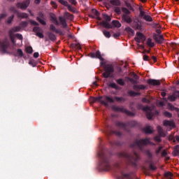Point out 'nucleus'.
Listing matches in <instances>:
<instances>
[{
	"label": "nucleus",
	"mask_w": 179,
	"mask_h": 179,
	"mask_svg": "<svg viewBox=\"0 0 179 179\" xmlns=\"http://www.w3.org/2000/svg\"><path fill=\"white\" fill-rule=\"evenodd\" d=\"M122 178H126V179H138V177H136V175L134 173H124V172H121Z\"/></svg>",
	"instance_id": "f8f14e48"
},
{
	"label": "nucleus",
	"mask_w": 179,
	"mask_h": 179,
	"mask_svg": "<svg viewBox=\"0 0 179 179\" xmlns=\"http://www.w3.org/2000/svg\"><path fill=\"white\" fill-rule=\"evenodd\" d=\"M112 24L115 26V27H121V22L118 20H113Z\"/></svg>",
	"instance_id": "ea45409f"
},
{
	"label": "nucleus",
	"mask_w": 179,
	"mask_h": 179,
	"mask_svg": "<svg viewBox=\"0 0 179 179\" xmlns=\"http://www.w3.org/2000/svg\"><path fill=\"white\" fill-rule=\"evenodd\" d=\"M133 29L135 30H142V24H139L138 22H135L133 24Z\"/></svg>",
	"instance_id": "cd10ccee"
},
{
	"label": "nucleus",
	"mask_w": 179,
	"mask_h": 179,
	"mask_svg": "<svg viewBox=\"0 0 179 179\" xmlns=\"http://www.w3.org/2000/svg\"><path fill=\"white\" fill-rule=\"evenodd\" d=\"M50 20H52V22H53L55 26H59V22H58L57 16H55V14L50 15Z\"/></svg>",
	"instance_id": "b1692460"
},
{
	"label": "nucleus",
	"mask_w": 179,
	"mask_h": 179,
	"mask_svg": "<svg viewBox=\"0 0 179 179\" xmlns=\"http://www.w3.org/2000/svg\"><path fill=\"white\" fill-rule=\"evenodd\" d=\"M162 149H163V146H159L157 148H156L155 155L157 156L160 153V152H162Z\"/></svg>",
	"instance_id": "3c124183"
},
{
	"label": "nucleus",
	"mask_w": 179,
	"mask_h": 179,
	"mask_svg": "<svg viewBox=\"0 0 179 179\" xmlns=\"http://www.w3.org/2000/svg\"><path fill=\"white\" fill-rule=\"evenodd\" d=\"M103 19H105L106 22H111V17L107 14L103 15Z\"/></svg>",
	"instance_id": "680f3d73"
},
{
	"label": "nucleus",
	"mask_w": 179,
	"mask_h": 179,
	"mask_svg": "<svg viewBox=\"0 0 179 179\" xmlns=\"http://www.w3.org/2000/svg\"><path fill=\"white\" fill-rule=\"evenodd\" d=\"M25 50L28 54H33V48L31 46L27 47Z\"/></svg>",
	"instance_id": "09e8293b"
},
{
	"label": "nucleus",
	"mask_w": 179,
	"mask_h": 179,
	"mask_svg": "<svg viewBox=\"0 0 179 179\" xmlns=\"http://www.w3.org/2000/svg\"><path fill=\"white\" fill-rule=\"evenodd\" d=\"M64 17H66L69 20H73V15L68 12H66L64 13Z\"/></svg>",
	"instance_id": "72a5a7b5"
},
{
	"label": "nucleus",
	"mask_w": 179,
	"mask_h": 179,
	"mask_svg": "<svg viewBox=\"0 0 179 179\" xmlns=\"http://www.w3.org/2000/svg\"><path fill=\"white\" fill-rule=\"evenodd\" d=\"M147 45H148V47H151V48L155 47V43L152 42V38H148L147 39Z\"/></svg>",
	"instance_id": "c9c22d12"
},
{
	"label": "nucleus",
	"mask_w": 179,
	"mask_h": 179,
	"mask_svg": "<svg viewBox=\"0 0 179 179\" xmlns=\"http://www.w3.org/2000/svg\"><path fill=\"white\" fill-rule=\"evenodd\" d=\"M128 80L131 82V83H133L134 85H136L138 83V81L134 78H128Z\"/></svg>",
	"instance_id": "0e129e2a"
},
{
	"label": "nucleus",
	"mask_w": 179,
	"mask_h": 179,
	"mask_svg": "<svg viewBox=\"0 0 179 179\" xmlns=\"http://www.w3.org/2000/svg\"><path fill=\"white\" fill-rule=\"evenodd\" d=\"M17 57H20V58H22V57H23V50H22V49H17Z\"/></svg>",
	"instance_id": "49530a36"
},
{
	"label": "nucleus",
	"mask_w": 179,
	"mask_h": 179,
	"mask_svg": "<svg viewBox=\"0 0 179 179\" xmlns=\"http://www.w3.org/2000/svg\"><path fill=\"white\" fill-rule=\"evenodd\" d=\"M122 10L124 13H125V15H129L131 13V11H129V10H128V8L123 7L122 8Z\"/></svg>",
	"instance_id": "6e6d98bb"
},
{
	"label": "nucleus",
	"mask_w": 179,
	"mask_h": 179,
	"mask_svg": "<svg viewBox=\"0 0 179 179\" xmlns=\"http://www.w3.org/2000/svg\"><path fill=\"white\" fill-rule=\"evenodd\" d=\"M9 36L13 44H14V45H16V41H15V36L13 34H9Z\"/></svg>",
	"instance_id": "603ef678"
},
{
	"label": "nucleus",
	"mask_w": 179,
	"mask_h": 179,
	"mask_svg": "<svg viewBox=\"0 0 179 179\" xmlns=\"http://www.w3.org/2000/svg\"><path fill=\"white\" fill-rule=\"evenodd\" d=\"M173 155H174V156H178V155H179V145H177L174 147Z\"/></svg>",
	"instance_id": "4c0bfd02"
},
{
	"label": "nucleus",
	"mask_w": 179,
	"mask_h": 179,
	"mask_svg": "<svg viewBox=\"0 0 179 179\" xmlns=\"http://www.w3.org/2000/svg\"><path fill=\"white\" fill-rule=\"evenodd\" d=\"M152 37L157 44H163L164 43V36L163 35H157V34H153Z\"/></svg>",
	"instance_id": "9b49d317"
},
{
	"label": "nucleus",
	"mask_w": 179,
	"mask_h": 179,
	"mask_svg": "<svg viewBox=\"0 0 179 179\" xmlns=\"http://www.w3.org/2000/svg\"><path fill=\"white\" fill-rule=\"evenodd\" d=\"M116 127H118V128H122V129H127V127H129V122H127L125 123L122 122H115Z\"/></svg>",
	"instance_id": "dca6fc26"
},
{
	"label": "nucleus",
	"mask_w": 179,
	"mask_h": 179,
	"mask_svg": "<svg viewBox=\"0 0 179 179\" xmlns=\"http://www.w3.org/2000/svg\"><path fill=\"white\" fill-rule=\"evenodd\" d=\"M71 48H75L76 50H82L80 45L79 43H71Z\"/></svg>",
	"instance_id": "f704fd0d"
},
{
	"label": "nucleus",
	"mask_w": 179,
	"mask_h": 179,
	"mask_svg": "<svg viewBox=\"0 0 179 179\" xmlns=\"http://www.w3.org/2000/svg\"><path fill=\"white\" fill-rule=\"evenodd\" d=\"M177 97H179V91H175L172 95L169 96V99L171 100V101H176Z\"/></svg>",
	"instance_id": "6ab92c4d"
},
{
	"label": "nucleus",
	"mask_w": 179,
	"mask_h": 179,
	"mask_svg": "<svg viewBox=\"0 0 179 179\" xmlns=\"http://www.w3.org/2000/svg\"><path fill=\"white\" fill-rule=\"evenodd\" d=\"M133 89L136 92H139V90H145L146 89V86L143 85H134L133 86Z\"/></svg>",
	"instance_id": "412c9836"
},
{
	"label": "nucleus",
	"mask_w": 179,
	"mask_h": 179,
	"mask_svg": "<svg viewBox=\"0 0 179 179\" xmlns=\"http://www.w3.org/2000/svg\"><path fill=\"white\" fill-rule=\"evenodd\" d=\"M30 5V0H25L23 2H18L16 4V6L18 9H22V10H26Z\"/></svg>",
	"instance_id": "6e6552de"
},
{
	"label": "nucleus",
	"mask_w": 179,
	"mask_h": 179,
	"mask_svg": "<svg viewBox=\"0 0 179 179\" xmlns=\"http://www.w3.org/2000/svg\"><path fill=\"white\" fill-rule=\"evenodd\" d=\"M128 94H129V96H131V97H135L136 96H141V93L135 92L134 91H132V90L129 91Z\"/></svg>",
	"instance_id": "473e14b6"
},
{
	"label": "nucleus",
	"mask_w": 179,
	"mask_h": 179,
	"mask_svg": "<svg viewBox=\"0 0 179 179\" xmlns=\"http://www.w3.org/2000/svg\"><path fill=\"white\" fill-rule=\"evenodd\" d=\"M101 66H103L104 72L102 76L106 78H114V66L113 64H106V63L101 62Z\"/></svg>",
	"instance_id": "7ed1b4c3"
},
{
	"label": "nucleus",
	"mask_w": 179,
	"mask_h": 179,
	"mask_svg": "<svg viewBox=\"0 0 179 179\" xmlns=\"http://www.w3.org/2000/svg\"><path fill=\"white\" fill-rule=\"evenodd\" d=\"M115 100H116V101H125V99H124V97H120V96H115Z\"/></svg>",
	"instance_id": "4d7b16f0"
},
{
	"label": "nucleus",
	"mask_w": 179,
	"mask_h": 179,
	"mask_svg": "<svg viewBox=\"0 0 179 179\" xmlns=\"http://www.w3.org/2000/svg\"><path fill=\"white\" fill-rule=\"evenodd\" d=\"M106 134H110V135H113V134H115V135H117V136H121L122 135L121 131H113V130H110V131L107 130Z\"/></svg>",
	"instance_id": "c756f323"
},
{
	"label": "nucleus",
	"mask_w": 179,
	"mask_h": 179,
	"mask_svg": "<svg viewBox=\"0 0 179 179\" xmlns=\"http://www.w3.org/2000/svg\"><path fill=\"white\" fill-rule=\"evenodd\" d=\"M136 107L138 110H142L143 111H145L148 120H152V118H153V113H152V109L150 106H143V105L138 103L137 104Z\"/></svg>",
	"instance_id": "39448f33"
},
{
	"label": "nucleus",
	"mask_w": 179,
	"mask_h": 179,
	"mask_svg": "<svg viewBox=\"0 0 179 179\" xmlns=\"http://www.w3.org/2000/svg\"><path fill=\"white\" fill-rule=\"evenodd\" d=\"M47 35L48 36L49 40H50V41H57V36L52 33V32H48Z\"/></svg>",
	"instance_id": "5701e85b"
},
{
	"label": "nucleus",
	"mask_w": 179,
	"mask_h": 179,
	"mask_svg": "<svg viewBox=\"0 0 179 179\" xmlns=\"http://www.w3.org/2000/svg\"><path fill=\"white\" fill-rule=\"evenodd\" d=\"M22 29V27H13L9 31V34H13V33H16L17 31H20V30Z\"/></svg>",
	"instance_id": "393cba45"
},
{
	"label": "nucleus",
	"mask_w": 179,
	"mask_h": 179,
	"mask_svg": "<svg viewBox=\"0 0 179 179\" xmlns=\"http://www.w3.org/2000/svg\"><path fill=\"white\" fill-rule=\"evenodd\" d=\"M20 25L21 27H27V26H29V22L27 21H22L20 22Z\"/></svg>",
	"instance_id": "8fccbe9b"
},
{
	"label": "nucleus",
	"mask_w": 179,
	"mask_h": 179,
	"mask_svg": "<svg viewBox=\"0 0 179 179\" xmlns=\"http://www.w3.org/2000/svg\"><path fill=\"white\" fill-rule=\"evenodd\" d=\"M112 146H121V142L120 141H114L113 143H110Z\"/></svg>",
	"instance_id": "bf43d9fd"
},
{
	"label": "nucleus",
	"mask_w": 179,
	"mask_h": 179,
	"mask_svg": "<svg viewBox=\"0 0 179 179\" xmlns=\"http://www.w3.org/2000/svg\"><path fill=\"white\" fill-rule=\"evenodd\" d=\"M10 12H13V13H17V14L19 12L17 10L16 8H15L14 6H11L10 8Z\"/></svg>",
	"instance_id": "e2e57ef3"
},
{
	"label": "nucleus",
	"mask_w": 179,
	"mask_h": 179,
	"mask_svg": "<svg viewBox=\"0 0 179 179\" xmlns=\"http://www.w3.org/2000/svg\"><path fill=\"white\" fill-rule=\"evenodd\" d=\"M17 16L21 19H27V17H29V15L27 13L20 12L17 13Z\"/></svg>",
	"instance_id": "a878e982"
},
{
	"label": "nucleus",
	"mask_w": 179,
	"mask_h": 179,
	"mask_svg": "<svg viewBox=\"0 0 179 179\" xmlns=\"http://www.w3.org/2000/svg\"><path fill=\"white\" fill-rule=\"evenodd\" d=\"M39 31H41V28H40V27H34L33 28V32L34 33H39Z\"/></svg>",
	"instance_id": "5fc2aeb1"
},
{
	"label": "nucleus",
	"mask_w": 179,
	"mask_h": 179,
	"mask_svg": "<svg viewBox=\"0 0 179 179\" xmlns=\"http://www.w3.org/2000/svg\"><path fill=\"white\" fill-rule=\"evenodd\" d=\"M109 87H112V89H115V90H118V85H117L115 83H110Z\"/></svg>",
	"instance_id": "79ce46f5"
},
{
	"label": "nucleus",
	"mask_w": 179,
	"mask_h": 179,
	"mask_svg": "<svg viewBox=\"0 0 179 179\" xmlns=\"http://www.w3.org/2000/svg\"><path fill=\"white\" fill-rule=\"evenodd\" d=\"M59 3H61L62 5H64V6H68V1H64V0H59Z\"/></svg>",
	"instance_id": "052dcab7"
},
{
	"label": "nucleus",
	"mask_w": 179,
	"mask_h": 179,
	"mask_svg": "<svg viewBox=\"0 0 179 179\" xmlns=\"http://www.w3.org/2000/svg\"><path fill=\"white\" fill-rule=\"evenodd\" d=\"M95 98L98 103H101V104H103L106 107H108V103H114V99L108 96H106L103 98V96H101L95 97Z\"/></svg>",
	"instance_id": "423d86ee"
},
{
	"label": "nucleus",
	"mask_w": 179,
	"mask_h": 179,
	"mask_svg": "<svg viewBox=\"0 0 179 179\" xmlns=\"http://www.w3.org/2000/svg\"><path fill=\"white\" fill-rule=\"evenodd\" d=\"M15 36L17 37V38H18V40H23V36H22V34H16Z\"/></svg>",
	"instance_id": "338daca9"
},
{
	"label": "nucleus",
	"mask_w": 179,
	"mask_h": 179,
	"mask_svg": "<svg viewBox=\"0 0 179 179\" xmlns=\"http://www.w3.org/2000/svg\"><path fill=\"white\" fill-rule=\"evenodd\" d=\"M164 177H166V178H173V173H171V172H166Z\"/></svg>",
	"instance_id": "de8ad7c7"
},
{
	"label": "nucleus",
	"mask_w": 179,
	"mask_h": 179,
	"mask_svg": "<svg viewBox=\"0 0 179 179\" xmlns=\"http://www.w3.org/2000/svg\"><path fill=\"white\" fill-rule=\"evenodd\" d=\"M9 45H10V43L8 38H5L2 41H0V48L2 52L3 53L6 52V50H8Z\"/></svg>",
	"instance_id": "1a4fd4ad"
},
{
	"label": "nucleus",
	"mask_w": 179,
	"mask_h": 179,
	"mask_svg": "<svg viewBox=\"0 0 179 179\" xmlns=\"http://www.w3.org/2000/svg\"><path fill=\"white\" fill-rule=\"evenodd\" d=\"M122 20H124V22H126V23H131L132 22V19L131 18V17H129V15H128L127 14H123L122 16Z\"/></svg>",
	"instance_id": "4be33fe9"
},
{
	"label": "nucleus",
	"mask_w": 179,
	"mask_h": 179,
	"mask_svg": "<svg viewBox=\"0 0 179 179\" xmlns=\"http://www.w3.org/2000/svg\"><path fill=\"white\" fill-rule=\"evenodd\" d=\"M50 31H54L55 33H56V34H59V36H62L63 33H62V31L57 29L55 27V25L51 24L50 25Z\"/></svg>",
	"instance_id": "f3484780"
},
{
	"label": "nucleus",
	"mask_w": 179,
	"mask_h": 179,
	"mask_svg": "<svg viewBox=\"0 0 179 179\" xmlns=\"http://www.w3.org/2000/svg\"><path fill=\"white\" fill-rule=\"evenodd\" d=\"M36 20L39 22L41 24H43V26L47 25V22H45V15L43 12H39L38 13V16L36 17Z\"/></svg>",
	"instance_id": "9d476101"
},
{
	"label": "nucleus",
	"mask_w": 179,
	"mask_h": 179,
	"mask_svg": "<svg viewBox=\"0 0 179 179\" xmlns=\"http://www.w3.org/2000/svg\"><path fill=\"white\" fill-rule=\"evenodd\" d=\"M36 36H37V37H39V38H44V34H43V33L37 32L36 34Z\"/></svg>",
	"instance_id": "69168bd1"
},
{
	"label": "nucleus",
	"mask_w": 179,
	"mask_h": 179,
	"mask_svg": "<svg viewBox=\"0 0 179 179\" xmlns=\"http://www.w3.org/2000/svg\"><path fill=\"white\" fill-rule=\"evenodd\" d=\"M116 82L120 86H124L125 85V82H124V80L122 78H120V79L116 80Z\"/></svg>",
	"instance_id": "a19ab883"
},
{
	"label": "nucleus",
	"mask_w": 179,
	"mask_h": 179,
	"mask_svg": "<svg viewBox=\"0 0 179 179\" xmlns=\"http://www.w3.org/2000/svg\"><path fill=\"white\" fill-rule=\"evenodd\" d=\"M137 38H140L143 41H145V35L141 32H137L136 33Z\"/></svg>",
	"instance_id": "58836bf2"
},
{
	"label": "nucleus",
	"mask_w": 179,
	"mask_h": 179,
	"mask_svg": "<svg viewBox=\"0 0 179 179\" xmlns=\"http://www.w3.org/2000/svg\"><path fill=\"white\" fill-rule=\"evenodd\" d=\"M164 117H166L167 118H171L173 117V114L169 111H164Z\"/></svg>",
	"instance_id": "37998d69"
},
{
	"label": "nucleus",
	"mask_w": 179,
	"mask_h": 179,
	"mask_svg": "<svg viewBox=\"0 0 179 179\" xmlns=\"http://www.w3.org/2000/svg\"><path fill=\"white\" fill-rule=\"evenodd\" d=\"M147 83L151 86H160V80H154L152 78H150L148 80Z\"/></svg>",
	"instance_id": "4468645a"
},
{
	"label": "nucleus",
	"mask_w": 179,
	"mask_h": 179,
	"mask_svg": "<svg viewBox=\"0 0 179 179\" xmlns=\"http://www.w3.org/2000/svg\"><path fill=\"white\" fill-rule=\"evenodd\" d=\"M163 125L164 127H172L173 128H176V124L174 122L170 120H164Z\"/></svg>",
	"instance_id": "aec40b11"
},
{
	"label": "nucleus",
	"mask_w": 179,
	"mask_h": 179,
	"mask_svg": "<svg viewBox=\"0 0 179 179\" xmlns=\"http://www.w3.org/2000/svg\"><path fill=\"white\" fill-rule=\"evenodd\" d=\"M146 156H148V159H152L153 157V154L150 152V150L145 151Z\"/></svg>",
	"instance_id": "864d4df0"
},
{
	"label": "nucleus",
	"mask_w": 179,
	"mask_h": 179,
	"mask_svg": "<svg viewBox=\"0 0 179 179\" xmlns=\"http://www.w3.org/2000/svg\"><path fill=\"white\" fill-rule=\"evenodd\" d=\"M98 156L99 157V166L101 170H103V171L110 170L111 164H110V157H108V155L102 151L98 153Z\"/></svg>",
	"instance_id": "f03ea898"
},
{
	"label": "nucleus",
	"mask_w": 179,
	"mask_h": 179,
	"mask_svg": "<svg viewBox=\"0 0 179 179\" xmlns=\"http://www.w3.org/2000/svg\"><path fill=\"white\" fill-rule=\"evenodd\" d=\"M13 19H15V15H12L11 16L8 17V20L6 21V23H7V24H10V23L13 22Z\"/></svg>",
	"instance_id": "e433bc0d"
},
{
	"label": "nucleus",
	"mask_w": 179,
	"mask_h": 179,
	"mask_svg": "<svg viewBox=\"0 0 179 179\" xmlns=\"http://www.w3.org/2000/svg\"><path fill=\"white\" fill-rule=\"evenodd\" d=\"M132 75H133V77L135 79V80H136V82H138V80H139V77L134 72L132 73Z\"/></svg>",
	"instance_id": "774afa93"
},
{
	"label": "nucleus",
	"mask_w": 179,
	"mask_h": 179,
	"mask_svg": "<svg viewBox=\"0 0 179 179\" xmlns=\"http://www.w3.org/2000/svg\"><path fill=\"white\" fill-rule=\"evenodd\" d=\"M101 25L106 27V29H113V26H111V24H110L107 21H102L101 22Z\"/></svg>",
	"instance_id": "c85d7f7f"
},
{
	"label": "nucleus",
	"mask_w": 179,
	"mask_h": 179,
	"mask_svg": "<svg viewBox=\"0 0 179 179\" xmlns=\"http://www.w3.org/2000/svg\"><path fill=\"white\" fill-rule=\"evenodd\" d=\"M29 22L31 26H40V24L38 22L33 20H29Z\"/></svg>",
	"instance_id": "c03bdc74"
},
{
	"label": "nucleus",
	"mask_w": 179,
	"mask_h": 179,
	"mask_svg": "<svg viewBox=\"0 0 179 179\" xmlns=\"http://www.w3.org/2000/svg\"><path fill=\"white\" fill-rule=\"evenodd\" d=\"M90 57H91V58H97L98 59H100V61H104V58L101 57V52L100 50H97L96 53L91 52L90 54Z\"/></svg>",
	"instance_id": "ddd939ff"
},
{
	"label": "nucleus",
	"mask_w": 179,
	"mask_h": 179,
	"mask_svg": "<svg viewBox=\"0 0 179 179\" xmlns=\"http://www.w3.org/2000/svg\"><path fill=\"white\" fill-rule=\"evenodd\" d=\"M103 36H105V37H106V38H110V37H111V34H110V31H103Z\"/></svg>",
	"instance_id": "a18cd8bd"
},
{
	"label": "nucleus",
	"mask_w": 179,
	"mask_h": 179,
	"mask_svg": "<svg viewBox=\"0 0 179 179\" xmlns=\"http://www.w3.org/2000/svg\"><path fill=\"white\" fill-rule=\"evenodd\" d=\"M150 143L149 138H142L140 140H136L133 143L130 145L131 148H138L140 150H143V147Z\"/></svg>",
	"instance_id": "20e7f679"
},
{
	"label": "nucleus",
	"mask_w": 179,
	"mask_h": 179,
	"mask_svg": "<svg viewBox=\"0 0 179 179\" xmlns=\"http://www.w3.org/2000/svg\"><path fill=\"white\" fill-rule=\"evenodd\" d=\"M110 3L114 6H121V1L120 0H110Z\"/></svg>",
	"instance_id": "7c9ffc66"
},
{
	"label": "nucleus",
	"mask_w": 179,
	"mask_h": 179,
	"mask_svg": "<svg viewBox=\"0 0 179 179\" xmlns=\"http://www.w3.org/2000/svg\"><path fill=\"white\" fill-rule=\"evenodd\" d=\"M118 159L124 160L126 163H128L129 166L136 169L138 167V160H139V155L136 152L134 154H129L125 151L119 152L117 153Z\"/></svg>",
	"instance_id": "f257e3e1"
},
{
	"label": "nucleus",
	"mask_w": 179,
	"mask_h": 179,
	"mask_svg": "<svg viewBox=\"0 0 179 179\" xmlns=\"http://www.w3.org/2000/svg\"><path fill=\"white\" fill-rule=\"evenodd\" d=\"M150 170H152L155 171V170H157V167L153 166V164H152V162H150V166H149Z\"/></svg>",
	"instance_id": "13d9d810"
},
{
	"label": "nucleus",
	"mask_w": 179,
	"mask_h": 179,
	"mask_svg": "<svg viewBox=\"0 0 179 179\" xmlns=\"http://www.w3.org/2000/svg\"><path fill=\"white\" fill-rule=\"evenodd\" d=\"M59 20L63 27V29H66L68 27V24L66 23V20L62 16L59 17Z\"/></svg>",
	"instance_id": "a211bd4d"
},
{
	"label": "nucleus",
	"mask_w": 179,
	"mask_h": 179,
	"mask_svg": "<svg viewBox=\"0 0 179 179\" xmlns=\"http://www.w3.org/2000/svg\"><path fill=\"white\" fill-rule=\"evenodd\" d=\"M157 131H158V134L159 136H163V137L166 136V133H164V130L163 129V128L162 127L157 126Z\"/></svg>",
	"instance_id": "bb28decb"
},
{
	"label": "nucleus",
	"mask_w": 179,
	"mask_h": 179,
	"mask_svg": "<svg viewBox=\"0 0 179 179\" xmlns=\"http://www.w3.org/2000/svg\"><path fill=\"white\" fill-rule=\"evenodd\" d=\"M140 17L145 20V22H153V18H152V16L147 15L146 13H141Z\"/></svg>",
	"instance_id": "2eb2a0df"
},
{
	"label": "nucleus",
	"mask_w": 179,
	"mask_h": 179,
	"mask_svg": "<svg viewBox=\"0 0 179 179\" xmlns=\"http://www.w3.org/2000/svg\"><path fill=\"white\" fill-rule=\"evenodd\" d=\"M145 134H153V131L150 129V126H147L143 129Z\"/></svg>",
	"instance_id": "2f4dec72"
},
{
	"label": "nucleus",
	"mask_w": 179,
	"mask_h": 179,
	"mask_svg": "<svg viewBox=\"0 0 179 179\" xmlns=\"http://www.w3.org/2000/svg\"><path fill=\"white\" fill-rule=\"evenodd\" d=\"M113 110L114 111H119L120 113H124V114H127V115H129V117H135V113L133 112H131V110H127V108H124V106H113Z\"/></svg>",
	"instance_id": "0eeeda50"
}]
</instances>
